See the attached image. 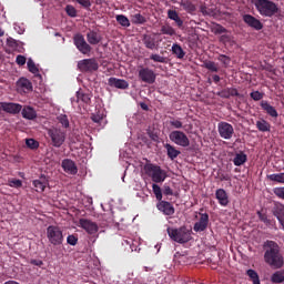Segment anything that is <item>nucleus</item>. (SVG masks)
<instances>
[{
	"instance_id": "1",
	"label": "nucleus",
	"mask_w": 284,
	"mask_h": 284,
	"mask_svg": "<svg viewBox=\"0 0 284 284\" xmlns=\"http://www.w3.org/2000/svg\"><path fill=\"white\" fill-rule=\"evenodd\" d=\"M264 250V263L270 265L273 270H281L284 265L283 253H281V246L278 243L267 240L263 244Z\"/></svg>"
},
{
	"instance_id": "2",
	"label": "nucleus",
	"mask_w": 284,
	"mask_h": 284,
	"mask_svg": "<svg viewBox=\"0 0 284 284\" xmlns=\"http://www.w3.org/2000/svg\"><path fill=\"white\" fill-rule=\"evenodd\" d=\"M255 8L262 17L272 18L281 12L278 4L271 0H255Z\"/></svg>"
},
{
	"instance_id": "3",
	"label": "nucleus",
	"mask_w": 284,
	"mask_h": 284,
	"mask_svg": "<svg viewBox=\"0 0 284 284\" xmlns=\"http://www.w3.org/2000/svg\"><path fill=\"white\" fill-rule=\"evenodd\" d=\"M171 241L175 243H190L192 241V230L186 229L185 226H181L179 229L168 227L166 230Z\"/></svg>"
},
{
	"instance_id": "4",
	"label": "nucleus",
	"mask_w": 284,
	"mask_h": 284,
	"mask_svg": "<svg viewBox=\"0 0 284 284\" xmlns=\"http://www.w3.org/2000/svg\"><path fill=\"white\" fill-rule=\"evenodd\" d=\"M144 174L150 176L153 183H163L168 179V173L161 166L152 163H146L143 166Z\"/></svg>"
},
{
	"instance_id": "5",
	"label": "nucleus",
	"mask_w": 284,
	"mask_h": 284,
	"mask_svg": "<svg viewBox=\"0 0 284 284\" xmlns=\"http://www.w3.org/2000/svg\"><path fill=\"white\" fill-rule=\"evenodd\" d=\"M47 134L53 148H61L65 143L67 133L63 129L52 126L48 129Z\"/></svg>"
},
{
	"instance_id": "6",
	"label": "nucleus",
	"mask_w": 284,
	"mask_h": 284,
	"mask_svg": "<svg viewBox=\"0 0 284 284\" xmlns=\"http://www.w3.org/2000/svg\"><path fill=\"white\" fill-rule=\"evenodd\" d=\"M47 239L51 245H63V231L59 226L50 225L47 229Z\"/></svg>"
},
{
	"instance_id": "7",
	"label": "nucleus",
	"mask_w": 284,
	"mask_h": 284,
	"mask_svg": "<svg viewBox=\"0 0 284 284\" xmlns=\"http://www.w3.org/2000/svg\"><path fill=\"white\" fill-rule=\"evenodd\" d=\"M169 139L172 143L179 145L180 148H190V138H187V134L181 130L171 131Z\"/></svg>"
},
{
	"instance_id": "8",
	"label": "nucleus",
	"mask_w": 284,
	"mask_h": 284,
	"mask_svg": "<svg viewBox=\"0 0 284 284\" xmlns=\"http://www.w3.org/2000/svg\"><path fill=\"white\" fill-rule=\"evenodd\" d=\"M73 44L81 54H90L92 52V47L85 41V38L81 33L73 36Z\"/></svg>"
},
{
	"instance_id": "9",
	"label": "nucleus",
	"mask_w": 284,
	"mask_h": 284,
	"mask_svg": "<svg viewBox=\"0 0 284 284\" xmlns=\"http://www.w3.org/2000/svg\"><path fill=\"white\" fill-rule=\"evenodd\" d=\"M78 70L80 72H97L99 70V62L94 58L80 60L78 62Z\"/></svg>"
},
{
	"instance_id": "10",
	"label": "nucleus",
	"mask_w": 284,
	"mask_h": 284,
	"mask_svg": "<svg viewBox=\"0 0 284 284\" xmlns=\"http://www.w3.org/2000/svg\"><path fill=\"white\" fill-rule=\"evenodd\" d=\"M138 77L140 81H142L143 83H148L149 85H152L156 82V73H154V70L148 67L141 68L139 70Z\"/></svg>"
},
{
	"instance_id": "11",
	"label": "nucleus",
	"mask_w": 284,
	"mask_h": 284,
	"mask_svg": "<svg viewBox=\"0 0 284 284\" xmlns=\"http://www.w3.org/2000/svg\"><path fill=\"white\" fill-rule=\"evenodd\" d=\"M217 132L221 139L230 141V139L234 136V126L227 122L222 121L217 123Z\"/></svg>"
},
{
	"instance_id": "12",
	"label": "nucleus",
	"mask_w": 284,
	"mask_h": 284,
	"mask_svg": "<svg viewBox=\"0 0 284 284\" xmlns=\"http://www.w3.org/2000/svg\"><path fill=\"white\" fill-rule=\"evenodd\" d=\"M200 219L195 222L193 230L194 232H205L207 230V225H210V214L207 213H199Z\"/></svg>"
},
{
	"instance_id": "13",
	"label": "nucleus",
	"mask_w": 284,
	"mask_h": 284,
	"mask_svg": "<svg viewBox=\"0 0 284 284\" xmlns=\"http://www.w3.org/2000/svg\"><path fill=\"white\" fill-rule=\"evenodd\" d=\"M79 224L88 234H97L99 232V225L88 219H80Z\"/></svg>"
},
{
	"instance_id": "14",
	"label": "nucleus",
	"mask_w": 284,
	"mask_h": 284,
	"mask_svg": "<svg viewBox=\"0 0 284 284\" xmlns=\"http://www.w3.org/2000/svg\"><path fill=\"white\" fill-rule=\"evenodd\" d=\"M243 21L244 23H246V26H248V28H252L253 30L258 31L263 28V22H261V20L256 19L252 14H248V13L244 14Z\"/></svg>"
},
{
	"instance_id": "15",
	"label": "nucleus",
	"mask_w": 284,
	"mask_h": 284,
	"mask_svg": "<svg viewBox=\"0 0 284 284\" xmlns=\"http://www.w3.org/2000/svg\"><path fill=\"white\" fill-rule=\"evenodd\" d=\"M156 207L160 212H162L165 216L174 215V205L168 201H161L156 204Z\"/></svg>"
},
{
	"instance_id": "16",
	"label": "nucleus",
	"mask_w": 284,
	"mask_h": 284,
	"mask_svg": "<svg viewBox=\"0 0 284 284\" xmlns=\"http://www.w3.org/2000/svg\"><path fill=\"white\" fill-rule=\"evenodd\" d=\"M108 85H110V88H116L118 90H128V88H130L128 81L119 78H109Z\"/></svg>"
},
{
	"instance_id": "17",
	"label": "nucleus",
	"mask_w": 284,
	"mask_h": 284,
	"mask_svg": "<svg viewBox=\"0 0 284 284\" xmlns=\"http://www.w3.org/2000/svg\"><path fill=\"white\" fill-rule=\"evenodd\" d=\"M23 110V105L14 102H3V112L7 114H19Z\"/></svg>"
},
{
	"instance_id": "18",
	"label": "nucleus",
	"mask_w": 284,
	"mask_h": 284,
	"mask_svg": "<svg viewBox=\"0 0 284 284\" xmlns=\"http://www.w3.org/2000/svg\"><path fill=\"white\" fill-rule=\"evenodd\" d=\"M61 165L63 171L67 172V174L74 175L79 172V169L77 168V163H74V161H72L71 159H64Z\"/></svg>"
},
{
	"instance_id": "19",
	"label": "nucleus",
	"mask_w": 284,
	"mask_h": 284,
	"mask_svg": "<svg viewBox=\"0 0 284 284\" xmlns=\"http://www.w3.org/2000/svg\"><path fill=\"white\" fill-rule=\"evenodd\" d=\"M215 199L219 201L222 207H227V205H230V196L224 189H217L215 191Z\"/></svg>"
},
{
	"instance_id": "20",
	"label": "nucleus",
	"mask_w": 284,
	"mask_h": 284,
	"mask_svg": "<svg viewBox=\"0 0 284 284\" xmlns=\"http://www.w3.org/2000/svg\"><path fill=\"white\" fill-rule=\"evenodd\" d=\"M262 110L268 114V116H272L273 119H278V111L274 106L271 105L270 102L262 100L260 103Z\"/></svg>"
},
{
	"instance_id": "21",
	"label": "nucleus",
	"mask_w": 284,
	"mask_h": 284,
	"mask_svg": "<svg viewBox=\"0 0 284 284\" xmlns=\"http://www.w3.org/2000/svg\"><path fill=\"white\" fill-rule=\"evenodd\" d=\"M163 148H164V150H166V156L169 159H171V161H174V159H178L179 155L181 154V151H179L176 149V146H174V145H172L170 143L163 144Z\"/></svg>"
},
{
	"instance_id": "22",
	"label": "nucleus",
	"mask_w": 284,
	"mask_h": 284,
	"mask_svg": "<svg viewBox=\"0 0 284 284\" xmlns=\"http://www.w3.org/2000/svg\"><path fill=\"white\" fill-rule=\"evenodd\" d=\"M102 37L101 34H99V32L91 30L87 33V41L88 43H90V45H99V43H101L102 41Z\"/></svg>"
},
{
	"instance_id": "23",
	"label": "nucleus",
	"mask_w": 284,
	"mask_h": 284,
	"mask_svg": "<svg viewBox=\"0 0 284 284\" xmlns=\"http://www.w3.org/2000/svg\"><path fill=\"white\" fill-rule=\"evenodd\" d=\"M273 215L277 219L278 223L282 225V227L284 230V205L276 204L273 207Z\"/></svg>"
},
{
	"instance_id": "24",
	"label": "nucleus",
	"mask_w": 284,
	"mask_h": 284,
	"mask_svg": "<svg viewBox=\"0 0 284 284\" xmlns=\"http://www.w3.org/2000/svg\"><path fill=\"white\" fill-rule=\"evenodd\" d=\"M21 114L22 118L27 119L28 121H34V119L37 118V111L30 105L23 106V109L21 110Z\"/></svg>"
},
{
	"instance_id": "25",
	"label": "nucleus",
	"mask_w": 284,
	"mask_h": 284,
	"mask_svg": "<svg viewBox=\"0 0 284 284\" xmlns=\"http://www.w3.org/2000/svg\"><path fill=\"white\" fill-rule=\"evenodd\" d=\"M75 97H77L75 100L71 99V103H74V101L75 103H79L80 101L82 103H90L91 101L90 94L83 92L82 90L77 91Z\"/></svg>"
},
{
	"instance_id": "26",
	"label": "nucleus",
	"mask_w": 284,
	"mask_h": 284,
	"mask_svg": "<svg viewBox=\"0 0 284 284\" xmlns=\"http://www.w3.org/2000/svg\"><path fill=\"white\" fill-rule=\"evenodd\" d=\"M255 125L258 132H272V124H270L265 119L256 121Z\"/></svg>"
},
{
	"instance_id": "27",
	"label": "nucleus",
	"mask_w": 284,
	"mask_h": 284,
	"mask_svg": "<svg viewBox=\"0 0 284 284\" xmlns=\"http://www.w3.org/2000/svg\"><path fill=\"white\" fill-rule=\"evenodd\" d=\"M142 41L148 50H154L156 48V39L150 34H144Z\"/></svg>"
},
{
	"instance_id": "28",
	"label": "nucleus",
	"mask_w": 284,
	"mask_h": 284,
	"mask_svg": "<svg viewBox=\"0 0 284 284\" xmlns=\"http://www.w3.org/2000/svg\"><path fill=\"white\" fill-rule=\"evenodd\" d=\"M18 88H21L24 92H32V82L26 78L19 79L17 82Z\"/></svg>"
},
{
	"instance_id": "29",
	"label": "nucleus",
	"mask_w": 284,
	"mask_h": 284,
	"mask_svg": "<svg viewBox=\"0 0 284 284\" xmlns=\"http://www.w3.org/2000/svg\"><path fill=\"white\" fill-rule=\"evenodd\" d=\"M233 163L237 168H240V165H244L245 163H247V154H245L244 152L236 153L233 159Z\"/></svg>"
},
{
	"instance_id": "30",
	"label": "nucleus",
	"mask_w": 284,
	"mask_h": 284,
	"mask_svg": "<svg viewBox=\"0 0 284 284\" xmlns=\"http://www.w3.org/2000/svg\"><path fill=\"white\" fill-rule=\"evenodd\" d=\"M32 184L36 187V192H45L48 181H45V178H41L40 180H34Z\"/></svg>"
},
{
	"instance_id": "31",
	"label": "nucleus",
	"mask_w": 284,
	"mask_h": 284,
	"mask_svg": "<svg viewBox=\"0 0 284 284\" xmlns=\"http://www.w3.org/2000/svg\"><path fill=\"white\" fill-rule=\"evenodd\" d=\"M172 54L176 55V59H184L185 58V51L179 43H173L171 49Z\"/></svg>"
},
{
	"instance_id": "32",
	"label": "nucleus",
	"mask_w": 284,
	"mask_h": 284,
	"mask_svg": "<svg viewBox=\"0 0 284 284\" xmlns=\"http://www.w3.org/2000/svg\"><path fill=\"white\" fill-rule=\"evenodd\" d=\"M168 17L169 19H171V21H175L179 28L183 27V20L181 19V17H179V13L175 10H169Z\"/></svg>"
},
{
	"instance_id": "33",
	"label": "nucleus",
	"mask_w": 284,
	"mask_h": 284,
	"mask_svg": "<svg viewBox=\"0 0 284 284\" xmlns=\"http://www.w3.org/2000/svg\"><path fill=\"white\" fill-rule=\"evenodd\" d=\"M257 216H258L260 221H262V223L267 225V227H273V225L275 224L274 220H270L267 217V214H265L261 211H257Z\"/></svg>"
},
{
	"instance_id": "34",
	"label": "nucleus",
	"mask_w": 284,
	"mask_h": 284,
	"mask_svg": "<svg viewBox=\"0 0 284 284\" xmlns=\"http://www.w3.org/2000/svg\"><path fill=\"white\" fill-rule=\"evenodd\" d=\"M271 281L275 284L284 283V271H276L275 273H273V275L271 276Z\"/></svg>"
},
{
	"instance_id": "35",
	"label": "nucleus",
	"mask_w": 284,
	"mask_h": 284,
	"mask_svg": "<svg viewBox=\"0 0 284 284\" xmlns=\"http://www.w3.org/2000/svg\"><path fill=\"white\" fill-rule=\"evenodd\" d=\"M115 21L122 26V28H130V19L123 14L115 16Z\"/></svg>"
},
{
	"instance_id": "36",
	"label": "nucleus",
	"mask_w": 284,
	"mask_h": 284,
	"mask_svg": "<svg viewBox=\"0 0 284 284\" xmlns=\"http://www.w3.org/2000/svg\"><path fill=\"white\" fill-rule=\"evenodd\" d=\"M246 274L253 284H261V280L258 278V273H256V271L250 268L246 271Z\"/></svg>"
},
{
	"instance_id": "37",
	"label": "nucleus",
	"mask_w": 284,
	"mask_h": 284,
	"mask_svg": "<svg viewBox=\"0 0 284 284\" xmlns=\"http://www.w3.org/2000/svg\"><path fill=\"white\" fill-rule=\"evenodd\" d=\"M268 181H273L275 183H284V173H273L267 175Z\"/></svg>"
},
{
	"instance_id": "38",
	"label": "nucleus",
	"mask_w": 284,
	"mask_h": 284,
	"mask_svg": "<svg viewBox=\"0 0 284 284\" xmlns=\"http://www.w3.org/2000/svg\"><path fill=\"white\" fill-rule=\"evenodd\" d=\"M152 190H153V194L155 195L156 201H159V203H161V201H163V191L161 190V186H159L158 184H153Z\"/></svg>"
},
{
	"instance_id": "39",
	"label": "nucleus",
	"mask_w": 284,
	"mask_h": 284,
	"mask_svg": "<svg viewBox=\"0 0 284 284\" xmlns=\"http://www.w3.org/2000/svg\"><path fill=\"white\" fill-rule=\"evenodd\" d=\"M148 20L145 19V17H143V14L141 13H135L132 16V23H135L138 26H143V23H145Z\"/></svg>"
},
{
	"instance_id": "40",
	"label": "nucleus",
	"mask_w": 284,
	"mask_h": 284,
	"mask_svg": "<svg viewBox=\"0 0 284 284\" xmlns=\"http://www.w3.org/2000/svg\"><path fill=\"white\" fill-rule=\"evenodd\" d=\"M169 123L174 130H182L183 128V122L176 118H171Z\"/></svg>"
},
{
	"instance_id": "41",
	"label": "nucleus",
	"mask_w": 284,
	"mask_h": 284,
	"mask_svg": "<svg viewBox=\"0 0 284 284\" xmlns=\"http://www.w3.org/2000/svg\"><path fill=\"white\" fill-rule=\"evenodd\" d=\"M151 61H154V63H168V59L163 55H159L156 53H152L150 55Z\"/></svg>"
},
{
	"instance_id": "42",
	"label": "nucleus",
	"mask_w": 284,
	"mask_h": 284,
	"mask_svg": "<svg viewBox=\"0 0 284 284\" xmlns=\"http://www.w3.org/2000/svg\"><path fill=\"white\" fill-rule=\"evenodd\" d=\"M161 32L162 34H168L169 37H174V34H176V31L171 26H162Z\"/></svg>"
},
{
	"instance_id": "43",
	"label": "nucleus",
	"mask_w": 284,
	"mask_h": 284,
	"mask_svg": "<svg viewBox=\"0 0 284 284\" xmlns=\"http://www.w3.org/2000/svg\"><path fill=\"white\" fill-rule=\"evenodd\" d=\"M27 65L31 74H39V68H37V64H34V61L32 59L28 60Z\"/></svg>"
},
{
	"instance_id": "44",
	"label": "nucleus",
	"mask_w": 284,
	"mask_h": 284,
	"mask_svg": "<svg viewBox=\"0 0 284 284\" xmlns=\"http://www.w3.org/2000/svg\"><path fill=\"white\" fill-rule=\"evenodd\" d=\"M204 68L206 70H210V72H219V67L214 61H205L204 62Z\"/></svg>"
},
{
	"instance_id": "45",
	"label": "nucleus",
	"mask_w": 284,
	"mask_h": 284,
	"mask_svg": "<svg viewBox=\"0 0 284 284\" xmlns=\"http://www.w3.org/2000/svg\"><path fill=\"white\" fill-rule=\"evenodd\" d=\"M26 145L30 150H38L39 149V141H37L34 139H27L26 140Z\"/></svg>"
},
{
	"instance_id": "46",
	"label": "nucleus",
	"mask_w": 284,
	"mask_h": 284,
	"mask_svg": "<svg viewBox=\"0 0 284 284\" xmlns=\"http://www.w3.org/2000/svg\"><path fill=\"white\" fill-rule=\"evenodd\" d=\"M59 123L62 125V128H70V120H68V115L61 114L58 116Z\"/></svg>"
},
{
	"instance_id": "47",
	"label": "nucleus",
	"mask_w": 284,
	"mask_h": 284,
	"mask_svg": "<svg viewBox=\"0 0 284 284\" xmlns=\"http://www.w3.org/2000/svg\"><path fill=\"white\" fill-rule=\"evenodd\" d=\"M217 61L222 62L224 68H227L232 63V59L225 54H220Z\"/></svg>"
},
{
	"instance_id": "48",
	"label": "nucleus",
	"mask_w": 284,
	"mask_h": 284,
	"mask_svg": "<svg viewBox=\"0 0 284 284\" xmlns=\"http://www.w3.org/2000/svg\"><path fill=\"white\" fill-rule=\"evenodd\" d=\"M65 12H67L68 17H71L73 19L77 17V8H74V6H72V4H68L65 7Z\"/></svg>"
},
{
	"instance_id": "49",
	"label": "nucleus",
	"mask_w": 284,
	"mask_h": 284,
	"mask_svg": "<svg viewBox=\"0 0 284 284\" xmlns=\"http://www.w3.org/2000/svg\"><path fill=\"white\" fill-rule=\"evenodd\" d=\"M251 99L253 101H262V99L265 97V93L260 92V91H253L250 93Z\"/></svg>"
},
{
	"instance_id": "50",
	"label": "nucleus",
	"mask_w": 284,
	"mask_h": 284,
	"mask_svg": "<svg viewBox=\"0 0 284 284\" xmlns=\"http://www.w3.org/2000/svg\"><path fill=\"white\" fill-rule=\"evenodd\" d=\"M273 193L275 196H277V199H282V201H284V186L274 187Z\"/></svg>"
},
{
	"instance_id": "51",
	"label": "nucleus",
	"mask_w": 284,
	"mask_h": 284,
	"mask_svg": "<svg viewBox=\"0 0 284 284\" xmlns=\"http://www.w3.org/2000/svg\"><path fill=\"white\" fill-rule=\"evenodd\" d=\"M67 243H68V245L74 246V245H77V243H79V237L74 234H71L67 237Z\"/></svg>"
},
{
	"instance_id": "52",
	"label": "nucleus",
	"mask_w": 284,
	"mask_h": 284,
	"mask_svg": "<svg viewBox=\"0 0 284 284\" xmlns=\"http://www.w3.org/2000/svg\"><path fill=\"white\" fill-rule=\"evenodd\" d=\"M214 34H225L227 32V29L221 24H216L213 29Z\"/></svg>"
},
{
	"instance_id": "53",
	"label": "nucleus",
	"mask_w": 284,
	"mask_h": 284,
	"mask_svg": "<svg viewBox=\"0 0 284 284\" xmlns=\"http://www.w3.org/2000/svg\"><path fill=\"white\" fill-rule=\"evenodd\" d=\"M182 8H184V10L187 12H194V10H196V7H194V4H192L190 1L182 3Z\"/></svg>"
},
{
	"instance_id": "54",
	"label": "nucleus",
	"mask_w": 284,
	"mask_h": 284,
	"mask_svg": "<svg viewBox=\"0 0 284 284\" xmlns=\"http://www.w3.org/2000/svg\"><path fill=\"white\" fill-rule=\"evenodd\" d=\"M217 97H220L221 99H230V88H226L220 92L216 93Z\"/></svg>"
},
{
	"instance_id": "55",
	"label": "nucleus",
	"mask_w": 284,
	"mask_h": 284,
	"mask_svg": "<svg viewBox=\"0 0 284 284\" xmlns=\"http://www.w3.org/2000/svg\"><path fill=\"white\" fill-rule=\"evenodd\" d=\"M163 194L165 196H173L174 195V191L172 190V187H170V185L164 184V186H163Z\"/></svg>"
},
{
	"instance_id": "56",
	"label": "nucleus",
	"mask_w": 284,
	"mask_h": 284,
	"mask_svg": "<svg viewBox=\"0 0 284 284\" xmlns=\"http://www.w3.org/2000/svg\"><path fill=\"white\" fill-rule=\"evenodd\" d=\"M10 187H21L23 185V182L21 180H11L9 181Z\"/></svg>"
},
{
	"instance_id": "57",
	"label": "nucleus",
	"mask_w": 284,
	"mask_h": 284,
	"mask_svg": "<svg viewBox=\"0 0 284 284\" xmlns=\"http://www.w3.org/2000/svg\"><path fill=\"white\" fill-rule=\"evenodd\" d=\"M7 45L9 48H18L19 43L13 38H9V39H7Z\"/></svg>"
},
{
	"instance_id": "58",
	"label": "nucleus",
	"mask_w": 284,
	"mask_h": 284,
	"mask_svg": "<svg viewBox=\"0 0 284 284\" xmlns=\"http://www.w3.org/2000/svg\"><path fill=\"white\" fill-rule=\"evenodd\" d=\"M230 41H232V36H230V34H222L220 37L221 43H230Z\"/></svg>"
},
{
	"instance_id": "59",
	"label": "nucleus",
	"mask_w": 284,
	"mask_h": 284,
	"mask_svg": "<svg viewBox=\"0 0 284 284\" xmlns=\"http://www.w3.org/2000/svg\"><path fill=\"white\" fill-rule=\"evenodd\" d=\"M77 3L82 6V8H90L92 6V2L90 0H75Z\"/></svg>"
},
{
	"instance_id": "60",
	"label": "nucleus",
	"mask_w": 284,
	"mask_h": 284,
	"mask_svg": "<svg viewBox=\"0 0 284 284\" xmlns=\"http://www.w3.org/2000/svg\"><path fill=\"white\" fill-rule=\"evenodd\" d=\"M16 63L18 64V65H26V57L24 55H17V58H16Z\"/></svg>"
},
{
	"instance_id": "61",
	"label": "nucleus",
	"mask_w": 284,
	"mask_h": 284,
	"mask_svg": "<svg viewBox=\"0 0 284 284\" xmlns=\"http://www.w3.org/2000/svg\"><path fill=\"white\" fill-rule=\"evenodd\" d=\"M91 120L93 121V123H101V121H103V115L92 114Z\"/></svg>"
},
{
	"instance_id": "62",
	"label": "nucleus",
	"mask_w": 284,
	"mask_h": 284,
	"mask_svg": "<svg viewBox=\"0 0 284 284\" xmlns=\"http://www.w3.org/2000/svg\"><path fill=\"white\" fill-rule=\"evenodd\" d=\"M229 94L230 97H241V93H239V90L234 88H229Z\"/></svg>"
},
{
	"instance_id": "63",
	"label": "nucleus",
	"mask_w": 284,
	"mask_h": 284,
	"mask_svg": "<svg viewBox=\"0 0 284 284\" xmlns=\"http://www.w3.org/2000/svg\"><path fill=\"white\" fill-rule=\"evenodd\" d=\"M149 136H150L151 141H154L155 143H159V134L158 133H154V132L150 131Z\"/></svg>"
},
{
	"instance_id": "64",
	"label": "nucleus",
	"mask_w": 284,
	"mask_h": 284,
	"mask_svg": "<svg viewBox=\"0 0 284 284\" xmlns=\"http://www.w3.org/2000/svg\"><path fill=\"white\" fill-rule=\"evenodd\" d=\"M30 263L31 265H36L37 267H41V265H43V261L41 260H31Z\"/></svg>"
}]
</instances>
